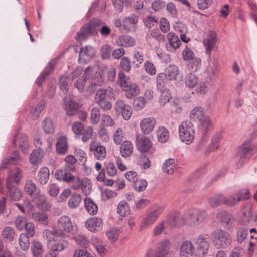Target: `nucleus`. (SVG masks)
<instances>
[{"label":"nucleus","instance_id":"4be33fe9","mask_svg":"<svg viewBox=\"0 0 257 257\" xmlns=\"http://www.w3.org/2000/svg\"><path fill=\"white\" fill-rule=\"evenodd\" d=\"M217 41V34L213 31L208 32L206 38L203 40V44L205 47L206 52L209 54L213 49Z\"/></svg>","mask_w":257,"mask_h":257},{"label":"nucleus","instance_id":"f8f14e48","mask_svg":"<svg viewBox=\"0 0 257 257\" xmlns=\"http://www.w3.org/2000/svg\"><path fill=\"white\" fill-rule=\"evenodd\" d=\"M179 256L180 257L195 256V250L193 243L189 240H184L180 245Z\"/></svg>","mask_w":257,"mask_h":257},{"label":"nucleus","instance_id":"7c9ffc66","mask_svg":"<svg viewBox=\"0 0 257 257\" xmlns=\"http://www.w3.org/2000/svg\"><path fill=\"white\" fill-rule=\"evenodd\" d=\"M169 45L166 46L168 50L172 51L179 47L181 42L179 37L175 35L173 33H169L167 35Z\"/></svg>","mask_w":257,"mask_h":257},{"label":"nucleus","instance_id":"0eeeda50","mask_svg":"<svg viewBox=\"0 0 257 257\" xmlns=\"http://www.w3.org/2000/svg\"><path fill=\"white\" fill-rule=\"evenodd\" d=\"M252 154L253 149L250 142L244 143L240 146L238 148L236 155L238 160L236 167L237 168H241Z\"/></svg>","mask_w":257,"mask_h":257},{"label":"nucleus","instance_id":"37998d69","mask_svg":"<svg viewBox=\"0 0 257 257\" xmlns=\"http://www.w3.org/2000/svg\"><path fill=\"white\" fill-rule=\"evenodd\" d=\"M44 152L40 149L33 151L30 155L29 159L31 163L36 165L42 160Z\"/></svg>","mask_w":257,"mask_h":257},{"label":"nucleus","instance_id":"79ce46f5","mask_svg":"<svg viewBox=\"0 0 257 257\" xmlns=\"http://www.w3.org/2000/svg\"><path fill=\"white\" fill-rule=\"evenodd\" d=\"M256 219L257 215H254L251 211L249 210L243 212L240 223L242 225H246L250 222H254Z\"/></svg>","mask_w":257,"mask_h":257},{"label":"nucleus","instance_id":"2eb2a0df","mask_svg":"<svg viewBox=\"0 0 257 257\" xmlns=\"http://www.w3.org/2000/svg\"><path fill=\"white\" fill-rule=\"evenodd\" d=\"M22 178V171L18 167H15L14 169L9 170L6 185H14V183L18 184Z\"/></svg>","mask_w":257,"mask_h":257},{"label":"nucleus","instance_id":"f03ea898","mask_svg":"<svg viewBox=\"0 0 257 257\" xmlns=\"http://www.w3.org/2000/svg\"><path fill=\"white\" fill-rule=\"evenodd\" d=\"M114 92L113 88L108 87L106 88L97 90L94 100L98 105L103 110L107 111L112 108V104L109 99L114 98Z\"/></svg>","mask_w":257,"mask_h":257},{"label":"nucleus","instance_id":"4468645a","mask_svg":"<svg viewBox=\"0 0 257 257\" xmlns=\"http://www.w3.org/2000/svg\"><path fill=\"white\" fill-rule=\"evenodd\" d=\"M216 218L221 225L225 228H229L234 221V218L230 213L225 211H221L216 214Z\"/></svg>","mask_w":257,"mask_h":257},{"label":"nucleus","instance_id":"f704fd0d","mask_svg":"<svg viewBox=\"0 0 257 257\" xmlns=\"http://www.w3.org/2000/svg\"><path fill=\"white\" fill-rule=\"evenodd\" d=\"M206 116L203 112V109L201 107L196 106L191 110L189 117L191 120L197 122Z\"/></svg>","mask_w":257,"mask_h":257},{"label":"nucleus","instance_id":"7ed1b4c3","mask_svg":"<svg viewBox=\"0 0 257 257\" xmlns=\"http://www.w3.org/2000/svg\"><path fill=\"white\" fill-rule=\"evenodd\" d=\"M208 217V213L204 209L193 208L185 213V224L190 226H198L204 223Z\"/></svg>","mask_w":257,"mask_h":257},{"label":"nucleus","instance_id":"2f4dec72","mask_svg":"<svg viewBox=\"0 0 257 257\" xmlns=\"http://www.w3.org/2000/svg\"><path fill=\"white\" fill-rule=\"evenodd\" d=\"M125 92V96L128 99H132L136 96L140 92L139 87L135 83H130L123 88Z\"/></svg>","mask_w":257,"mask_h":257},{"label":"nucleus","instance_id":"cd10ccee","mask_svg":"<svg viewBox=\"0 0 257 257\" xmlns=\"http://www.w3.org/2000/svg\"><path fill=\"white\" fill-rule=\"evenodd\" d=\"M92 26L91 24L87 23L84 25L80 30L77 33L75 39L79 41H81L87 39L91 32Z\"/></svg>","mask_w":257,"mask_h":257},{"label":"nucleus","instance_id":"a18cd8bd","mask_svg":"<svg viewBox=\"0 0 257 257\" xmlns=\"http://www.w3.org/2000/svg\"><path fill=\"white\" fill-rule=\"evenodd\" d=\"M198 81V76L192 73L188 74L185 78V85L188 88H193L197 85Z\"/></svg>","mask_w":257,"mask_h":257},{"label":"nucleus","instance_id":"412c9836","mask_svg":"<svg viewBox=\"0 0 257 257\" xmlns=\"http://www.w3.org/2000/svg\"><path fill=\"white\" fill-rule=\"evenodd\" d=\"M21 160V157L16 151H13L11 156L6 158L2 161L0 165V169H5L10 165H15L18 164Z\"/></svg>","mask_w":257,"mask_h":257},{"label":"nucleus","instance_id":"a211bd4d","mask_svg":"<svg viewBox=\"0 0 257 257\" xmlns=\"http://www.w3.org/2000/svg\"><path fill=\"white\" fill-rule=\"evenodd\" d=\"M89 150L97 160H103L106 156V148L102 145L93 143L90 145Z\"/></svg>","mask_w":257,"mask_h":257},{"label":"nucleus","instance_id":"5701e85b","mask_svg":"<svg viewBox=\"0 0 257 257\" xmlns=\"http://www.w3.org/2000/svg\"><path fill=\"white\" fill-rule=\"evenodd\" d=\"M95 55V50L93 47L87 46L83 47L79 52V60L86 62L91 59Z\"/></svg>","mask_w":257,"mask_h":257},{"label":"nucleus","instance_id":"4c0bfd02","mask_svg":"<svg viewBox=\"0 0 257 257\" xmlns=\"http://www.w3.org/2000/svg\"><path fill=\"white\" fill-rule=\"evenodd\" d=\"M221 139V136L219 134H216L214 135L211 138V144L208 146L205 154H208L211 151H214L217 149L220 145V141Z\"/></svg>","mask_w":257,"mask_h":257},{"label":"nucleus","instance_id":"8fccbe9b","mask_svg":"<svg viewBox=\"0 0 257 257\" xmlns=\"http://www.w3.org/2000/svg\"><path fill=\"white\" fill-rule=\"evenodd\" d=\"M32 250L34 257H40L43 252L42 244L37 241H34L32 243Z\"/></svg>","mask_w":257,"mask_h":257},{"label":"nucleus","instance_id":"72a5a7b5","mask_svg":"<svg viewBox=\"0 0 257 257\" xmlns=\"http://www.w3.org/2000/svg\"><path fill=\"white\" fill-rule=\"evenodd\" d=\"M119 46L124 47H132L135 44V41L133 38L127 35H122L119 36L116 41Z\"/></svg>","mask_w":257,"mask_h":257},{"label":"nucleus","instance_id":"de8ad7c7","mask_svg":"<svg viewBox=\"0 0 257 257\" xmlns=\"http://www.w3.org/2000/svg\"><path fill=\"white\" fill-rule=\"evenodd\" d=\"M157 136L160 142L165 143L169 139V133L167 128L161 126L158 128Z\"/></svg>","mask_w":257,"mask_h":257},{"label":"nucleus","instance_id":"4d7b16f0","mask_svg":"<svg viewBox=\"0 0 257 257\" xmlns=\"http://www.w3.org/2000/svg\"><path fill=\"white\" fill-rule=\"evenodd\" d=\"M81 201V196L77 193L72 194L69 201L68 206L71 208H75L78 206Z\"/></svg>","mask_w":257,"mask_h":257},{"label":"nucleus","instance_id":"473e14b6","mask_svg":"<svg viewBox=\"0 0 257 257\" xmlns=\"http://www.w3.org/2000/svg\"><path fill=\"white\" fill-rule=\"evenodd\" d=\"M52 139L48 138L46 140H42L41 138H38L34 139V144L36 146L44 152V150L49 151L52 146Z\"/></svg>","mask_w":257,"mask_h":257},{"label":"nucleus","instance_id":"1a4fd4ad","mask_svg":"<svg viewBox=\"0 0 257 257\" xmlns=\"http://www.w3.org/2000/svg\"><path fill=\"white\" fill-rule=\"evenodd\" d=\"M195 257H204L207 253L210 246L209 236L203 234L195 239Z\"/></svg>","mask_w":257,"mask_h":257},{"label":"nucleus","instance_id":"6e6d98bb","mask_svg":"<svg viewBox=\"0 0 257 257\" xmlns=\"http://www.w3.org/2000/svg\"><path fill=\"white\" fill-rule=\"evenodd\" d=\"M30 237L27 236L25 233H21L19 236V243L21 248L24 250H27L30 246L29 238Z\"/></svg>","mask_w":257,"mask_h":257},{"label":"nucleus","instance_id":"5fc2aeb1","mask_svg":"<svg viewBox=\"0 0 257 257\" xmlns=\"http://www.w3.org/2000/svg\"><path fill=\"white\" fill-rule=\"evenodd\" d=\"M159 91L161 93L159 103L160 105L164 106L171 98V94L169 90L167 88H164L162 91Z\"/></svg>","mask_w":257,"mask_h":257},{"label":"nucleus","instance_id":"0e129e2a","mask_svg":"<svg viewBox=\"0 0 257 257\" xmlns=\"http://www.w3.org/2000/svg\"><path fill=\"white\" fill-rule=\"evenodd\" d=\"M119 229L117 228H111L106 232V235L108 239L113 242L118 239Z\"/></svg>","mask_w":257,"mask_h":257},{"label":"nucleus","instance_id":"aec40b11","mask_svg":"<svg viewBox=\"0 0 257 257\" xmlns=\"http://www.w3.org/2000/svg\"><path fill=\"white\" fill-rule=\"evenodd\" d=\"M151 145V142L147 137L139 135L137 136L136 146L140 151L142 152L148 151Z\"/></svg>","mask_w":257,"mask_h":257},{"label":"nucleus","instance_id":"338daca9","mask_svg":"<svg viewBox=\"0 0 257 257\" xmlns=\"http://www.w3.org/2000/svg\"><path fill=\"white\" fill-rule=\"evenodd\" d=\"M146 101L142 97H139L134 100L133 108L136 111H140L145 106Z\"/></svg>","mask_w":257,"mask_h":257},{"label":"nucleus","instance_id":"3c124183","mask_svg":"<svg viewBox=\"0 0 257 257\" xmlns=\"http://www.w3.org/2000/svg\"><path fill=\"white\" fill-rule=\"evenodd\" d=\"M15 231L13 228L10 227H5L2 231V236L4 239L11 241L14 238Z\"/></svg>","mask_w":257,"mask_h":257},{"label":"nucleus","instance_id":"c9c22d12","mask_svg":"<svg viewBox=\"0 0 257 257\" xmlns=\"http://www.w3.org/2000/svg\"><path fill=\"white\" fill-rule=\"evenodd\" d=\"M225 196L222 194H216L208 199V203L212 208H216L217 206L224 204Z\"/></svg>","mask_w":257,"mask_h":257},{"label":"nucleus","instance_id":"f3484780","mask_svg":"<svg viewBox=\"0 0 257 257\" xmlns=\"http://www.w3.org/2000/svg\"><path fill=\"white\" fill-rule=\"evenodd\" d=\"M92 74V67H87L85 68L83 75L82 77L78 79L74 83V86L80 92L84 90L85 82L87 79Z\"/></svg>","mask_w":257,"mask_h":257},{"label":"nucleus","instance_id":"69168bd1","mask_svg":"<svg viewBox=\"0 0 257 257\" xmlns=\"http://www.w3.org/2000/svg\"><path fill=\"white\" fill-rule=\"evenodd\" d=\"M138 22V17L132 14L129 16L125 17L123 20V25L125 27H128L131 25H135Z\"/></svg>","mask_w":257,"mask_h":257},{"label":"nucleus","instance_id":"052dcab7","mask_svg":"<svg viewBox=\"0 0 257 257\" xmlns=\"http://www.w3.org/2000/svg\"><path fill=\"white\" fill-rule=\"evenodd\" d=\"M19 147L22 151L26 153L27 152V148L29 146L27 136L25 135H22L18 140Z\"/></svg>","mask_w":257,"mask_h":257},{"label":"nucleus","instance_id":"e433bc0d","mask_svg":"<svg viewBox=\"0 0 257 257\" xmlns=\"http://www.w3.org/2000/svg\"><path fill=\"white\" fill-rule=\"evenodd\" d=\"M49 170L47 167L41 168L38 172V181L41 185L46 184L49 178Z\"/></svg>","mask_w":257,"mask_h":257},{"label":"nucleus","instance_id":"9d476101","mask_svg":"<svg viewBox=\"0 0 257 257\" xmlns=\"http://www.w3.org/2000/svg\"><path fill=\"white\" fill-rule=\"evenodd\" d=\"M185 213L182 215L179 212H170L165 221L170 227H176L182 223L185 224Z\"/></svg>","mask_w":257,"mask_h":257},{"label":"nucleus","instance_id":"bf43d9fd","mask_svg":"<svg viewBox=\"0 0 257 257\" xmlns=\"http://www.w3.org/2000/svg\"><path fill=\"white\" fill-rule=\"evenodd\" d=\"M147 184L148 183L146 180L137 179L134 182L133 188L136 191L138 192H141L146 189Z\"/></svg>","mask_w":257,"mask_h":257},{"label":"nucleus","instance_id":"c756f323","mask_svg":"<svg viewBox=\"0 0 257 257\" xmlns=\"http://www.w3.org/2000/svg\"><path fill=\"white\" fill-rule=\"evenodd\" d=\"M32 198L39 208L43 210H47L50 208V205L48 203L46 198L44 195L39 193L38 195H36Z\"/></svg>","mask_w":257,"mask_h":257},{"label":"nucleus","instance_id":"39448f33","mask_svg":"<svg viewBox=\"0 0 257 257\" xmlns=\"http://www.w3.org/2000/svg\"><path fill=\"white\" fill-rule=\"evenodd\" d=\"M179 137L181 141L188 145L193 142L194 139L195 129L190 120H185L181 122L179 128Z\"/></svg>","mask_w":257,"mask_h":257},{"label":"nucleus","instance_id":"49530a36","mask_svg":"<svg viewBox=\"0 0 257 257\" xmlns=\"http://www.w3.org/2000/svg\"><path fill=\"white\" fill-rule=\"evenodd\" d=\"M85 207L88 213L90 215H94L97 212L98 208L92 200L90 198H86L84 200Z\"/></svg>","mask_w":257,"mask_h":257},{"label":"nucleus","instance_id":"bb28decb","mask_svg":"<svg viewBox=\"0 0 257 257\" xmlns=\"http://www.w3.org/2000/svg\"><path fill=\"white\" fill-rule=\"evenodd\" d=\"M8 191V196L11 200L18 201L21 199L22 193L15 185H6Z\"/></svg>","mask_w":257,"mask_h":257},{"label":"nucleus","instance_id":"58836bf2","mask_svg":"<svg viewBox=\"0 0 257 257\" xmlns=\"http://www.w3.org/2000/svg\"><path fill=\"white\" fill-rule=\"evenodd\" d=\"M31 217L35 221L43 225H47L48 222V216L44 212H33L31 214Z\"/></svg>","mask_w":257,"mask_h":257},{"label":"nucleus","instance_id":"423d86ee","mask_svg":"<svg viewBox=\"0 0 257 257\" xmlns=\"http://www.w3.org/2000/svg\"><path fill=\"white\" fill-rule=\"evenodd\" d=\"M73 229V225L71 219L66 215L60 217L55 226V233L62 238H64L67 233L71 232Z\"/></svg>","mask_w":257,"mask_h":257},{"label":"nucleus","instance_id":"b1692460","mask_svg":"<svg viewBox=\"0 0 257 257\" xmlns=\"http://www.w3.org/2000/svg\"><path fill=\"white\" fill-rule=\"evenodd\" d=\"M102 221L101 218L93 217L85 222L86 227L91 231L100 230L102 227Z\"/></svg>","mask_w":257,"mask_h":257},{"label":"nucleus","instance_id":"a878e982","mask_svg":"<svg viewBox=\"0 0 257 257\" xmlns=\"http://www.w3.org/2000/svg\"><path fill=\"white\" fill-rule=\"evenodd\" d=\"M24 189L25 193L31 198L35 197L39 193V189L37 188L35 183L30 179L25 181Z\"/></svg>","mask_w":257,"mask_h":257},{"label":"nucleus","instance_id":"6ab92c4d","mask_svg":"<svg viewBox=\"0 0 257 257\" xmlns=\"http://www.w3.org/2000/svg\"><path fill=\"white\" fill-rule=\"evenodd\" d=\"M197 123L198 129L203 136H205L213 127L211 119L207 115L198 121Z\"/></svg>","mask_w":257,"mask_h":257},{"label":"nucleus","instance_id":"e2e57ef3","mask_svg":"<svg viewBox=\"0 0 257 257\" xmlns=\"http://www.w3.org/2000/svg\"><path fill=\"white\" fill-rule=\"evenodd\" d=\"M158 21V19L155 16L151 15L147 16L143 19L144 25L149 29L153 27L156 23H157Z\"/></svg>","mask_w":257,"mask_h":257},{"label":"nucleus","instance_id":"393cba45","mask_svg":"<svg viewBox=\"0 0 257 257\" xmlns=\"http://www.w3.org/2000/svg\"><path fill=\"white\" fill-rule=\"evenodd\" d=\"M47 246L53 253L59 252L67 247L68 243L64 239L58 241L54 240L52 242L47 243Z\"/></svg>","mask_w":257,"mask_h":257},{"label":"nucleus","instance_id":"603ef678","mask_svg":"<svg viewBox=\"0 0 257 257\" xmlns=\"http://www.w3.org/2000/svg\"><path fill=\"white\" fill-rule=\"evenodd\" d=\"M169 80L164 73H159L157 77V87L159 91H162L165 88L167 81Z\"/></svg>","mask_w":257,"mask_h":257},{"label":"nucleus","instance_id":"ea45409f","mask_svg":"<svg viewBox=\"0 0 257 257\" xmlns=\"http://www.w3.org/2000/svg\"><path fill=\"white\" fill-rule=\"evenodd\" d=\"M133 146L132 143L128 141H124L120 146V153L122 157H128L133 152Z\"/></svg>","mask_w":257,"mask_h":257},{"label":"nucleus","instance_id":"13d9d810","mask_svg":"<svg viewBox=\"0 0 257 257\" xmlns=\"http://www.w3.org/2000/svg\"><path fill=\"white\" fill-rule=\"evenodd\" d=\"M42 127L46 133L52 134L54 132V127L51 119L46 118L43 121Z\"/></svg>","mask_w":257,"mask_h":257},{"label":"nucleus","instance_id":"774afa93","mask_svg":"<svg viewBox=\"0 0 257 257\" xmlns=\"http://www.w3.org/2000/svg\"><path fill=\"white\" fill-rule=\"evenodd\" d=\"M128 204L124 201H121L117 206V212L121 216H125L129 211Z\"/></svg>","mask_w":257,"mask_h":257},{"label":"nucleus","instance_id":"f257e3e1","mask_svg":"<svg viewBox=\"0 0 257 257\" xmlns=\"http://www.w3.org/2000/svg\"><path fill=\"white\" fill-rule=\"evenodd\" d=\"M75 164H66L64 170H58L55 172L56 178L60 181L67 183L69 186L75 190H81L84 195H87L91 192L90 180L87 178L81 179L79 176H74L71 172L76 170Z\"/></svg>","mask_w":257,"mask_h":257},{"label":"nucleus","instance_id":"6e6552de","mask_svg":"<svg viewBox=\"0 0 257 257\" xmlns=\"http://www.w3.org/2000/svg\"><path fill=\"white\" fill-rule=\"evenodd\" d=\"M162 210L160 207L156 206L150 209L146 214L140 226V230H143L152 226L159 218Z\"/></svg>","mask_w":257,"mask_h":257},{"label":"nucleus","instance_id":"c85d7f7f","mask_svg":"<svg viewBox=\"0 0 257 257\" xmlns=\"http://www.w3.org/2000/svg\"><path fill=\"white\" fill-rule=\"evenodd\" d=\"M56 150L59 154L64 155L67 153L68 146L67 138L65 136H61L58 138L56 143Z\"/></svg>","mask_w":257,"mask_h":257},{"label":"nucleus","instance_id":"c03bdc74","mask_svg":"<svg viewBox=\"0 0 257 257\" xmlns=\"http://www.w3.org/2000/svg\"><path fill=\"white\" fill-rule=\"evenodd\" d=\"M175 166L176 163L175 160L170 158L164 163L162 166V169L165 173L172 174L174 172Z\"/></svg>","mask_w":257,"mask_h":257},{"label":"nucleus","instance_id":"680f3d73","mask_svg":"<svg viewBox=\"0 0 257 257\" xmlns=\"http://www.w3.org/2000/svg\"><path fill=\"white\" fill-rule=\"evenodd\" d=\"M28 223L26 218L24 216H19L15 220V224L18 230L22 231Z\"/></svg>","mask_w":257,"mask_h":257},{"label":"nucleus","instance_id":"ddd939ff","mask_svg":"<svg viewBox=\"0 0 257 257\" xmlns=\"http://www.w3.org/2000/svg\"><path fill=\"white\" fill-rule=\"evenodd\" d=\"M171 245V241L168 239L160 241L155 252V257H167L170 253Z\"/></svg>","mask_w":257,"mask_h":257},{"label":"nucleus","instance_id":"864d4df0","mask_svg":"<svg viewBox=\"0 0 257 257\" xmlns=\"http://www.w3.org/2000/svg\"><path fill=\"white\" fill-rule=\"evenodd\" d=\"M164 220H163L157 223L154 227L152 234L153 237H157L161 234L165 232V226Z\"/></svg>","mask_w":257,"mask_h":257},{"label":"nucleus","instance_id":"a19ab883","mask_svg":"<svg viewBox=\"0 0 257 257\" xmlns=\"http://www.w3.org/2000/svg\"><path fill=\"white\" fill-rule=\"evenodd\" d=\"M164 74L169 80H176L179 74V69L175 65H170L167 67L166 73Z\"/></svg>","mask_w":257,"mask_h":257},{"label":"nucleus","instance_id":"09e8293b","mask_svg":"<svg viewBox=\"0 0 257 257\" xmlns=\"http://www.w3.org/2000/svg\"><path fill=\"white\" fill-rule=\"evenodd\" d=\"M188 68L192 72L199 70L201 66V61L199 58L195 57L187 64Z\"/></svg>","mask_w":257,"mask_h":257},{"label":"nucleus","instance_id":"dca6fc26","mask_svg":"<svg viewBox=\"0 0 257 257\" xmlns=\"http://www.w3.org/2000/svg\"><path fill=\"white\" fill-rule=\"evenodd\" d=\"M156 124V120L154 117H146L140 121V127L144 134H149L154 130Z\"/></svg>","mask_w":257,"mask_h":257},{"label":"nucleus","instance_id":"9b49d317","mask_svg":"<svg viewBox=\"0 0 257 257\" xmlns=\"http://www.w3.org/2000/svg\"><path fill=\"white\" fill-rule=\"evenodd\" d=\"M80 106L79 103L72 100L67 96L63 99V107L68 116H73L77 114Z\"/></svg>","mask_w":257,"mask_h":257},{"label":"nucleus","instance_id":"20e7f679","mask_svg":"<svg viewBox=\"0 0 257 257\" xmlns=\"http://www.w3.org/2000/svg\"><path fill=\"white\" fill-rule=\"evenodd\" d=\"M211 240L213 246L217 249H225L232 243L231 235L222 229H217L211 234Z\"/></svg>","mask_w":257,"mask_h":257}]
</instances>
